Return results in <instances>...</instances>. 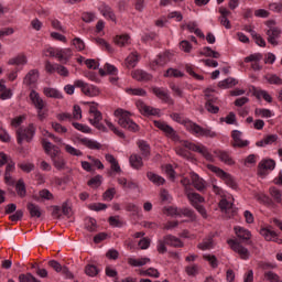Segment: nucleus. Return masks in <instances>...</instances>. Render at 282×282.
<instances>
[{
    "label": "nucleus",
    "mask_w": 282,
    "mask_h": 282,
    "mask_svg": "<svg viewBox=\"0 0 282 282\" xmlns=\"http://www.w3.org/2000/svg\"><path fill=\"white\" fill-rule=\"evenodd\" d=\"M269 193L271 195V197L274 199V202L276 204H281L282 202V193H281V189L276 188V187H271L269 189Z\"/></svg>",
    "instance_id": "44"
},
{
    "label": "nucleus",
    "mask_w": 282,
    "mask_h": 282,
    "mask_svg": "<svg viewBox=\"0 0 282 282\" xmlns=\"http://www.w3.org/2000/svg\"><path fill=\"white\" fill-rule=\"evenodd\" d=\"M197 248L199 250H210L213 248V238H206L200 243H198Z\"/></svg>",
    "instance_id": "52"
},
{
    "label": "nucleus",
    "mask_w": 282,
    "mask_h": 282,
    "mask_svg": "<svg viewBox=\"0 0 282 282\" xmlns=\"http://www.w3.org/2000/svg\"><path fill=\"white\" fill-rule=\"evenodd\" d=\"M152 94H154V96H158L160 100L166 102L167 105L174 104L173 98H171V95H169V90L164 88L154 87L152 88Z\"/></svg>",
    "instance_id": "13"
},
{
    "label": "nucleus",
    "mask_w": 282,
    "mask_h": 282,
    "mask_svg": "<svg viewBox=\"0 0 282 282\" xmlns=\"http://www.w3.org/2000/svg\"><path fill=\"white\" fill-rule=\"evenodd\" d=\"M254 95L258 98H263V100H265L267 102H272V96H270V94H268V91L265 90H257Z\"/></svg>",
    "instance_id": "61"
},
{
    "label": "nucleus",
    "mask_w": 282,
    "mask_h": 282,
    "mask_svg": "<svg viewBox=\"0 0 282 282\" xmlns=\"http://www.w3.org/2000/svg\"><path fill=\"white\" fill-rule=\"evenodd\" d=\"M100 184H102L101 175L94 176L93 178H90L88 181V186H91L93 188H98V186H100Z\"/></svg>",
    "instance_id": "58"
},
{
    "label": "nucleus",
    "mask_w": 282,
    "mask_h": 282,
    "mask_svg": "<svg viewBox=\"0 0 282 282\" xmlns=\"http://www.w3.org/2000/svg\"><path fill=\"white\" fill-rule=\"evenodd\" d=\"M256 116H260L261 118H272V111L265 108H257L254 110Z\"/></svg>",
    "instance_id": "54"
},
{
    "label": "nucleus",
    "mask_w": 282,
    "mask_h": 282,
    "mask_svg": "<svg viewBox=\"0 0 282 282\" xmlns=\"http://www.w3.org/2000/svg\"><path fill=\"white\" fill-rule=\"evenodd\" d=\"M188 202L191 203V205L196 208L197 206H199V204H204V202H206V199H204V196L197 194V193H193L189 189H186L185 193Z\"/></svg>",
    "instance_id": "16"
},
{
    "label": "nucleus",
    "mask_w": 282,
    "mask_h": 282,
    "mask_svg": "<svg viewBox=\"0 0 282 282\" xmlns=\"http://www.w3.org/2000/svg\"><path fill=\"white\" fill-rule=\"evenodd\" d=\"M29 98L35 109H44L47 107V102L41 98V95L36 90H31Z\"/></svg>",
    "instance_id": "11"
},
{
    "label": "nucleus",
    "mask_w": 282,
    "mask_h": 282,
    "mask_svg": "<svg viewBox=\"0 0 282 282\" xmlns=\"http://www.w3.org/2000/svg\"><path fill=\"white\" fill-rule=\"evenodd\" d=\"M189 217V219H195V212L191 208H180L178 217Z\"/></svg>",
    "instance_id": "51"
},
{
    "label": "nucleus",
    "mask_w": 282,
    "mask_h": 282,
    "mask_svg": "<svg viewBox=\"0 0 282 282\" xmlns=\"http://www.w3.org/2000/svg\"><path fill=\"white\" fill-rule=\"evenodd\" d=\"M116 45H119V47H124V45H129V35H117L115 37Z\"/></svg>",
    "instance_id": "47"
},
{
    "label": "nucleus",
    "mask_w": 282,
    "mask_h": 282,
    "mask_svg": "<svg viewBox=\"0 0 282 282\" xmlns=\"http://www.w3.org/2000/svg\"><path fill=\"white\" fill-rule=\"evenodd\" d=\"M89 115L91 118H89L90 124L98 129L99 131H107V128L105 124L100 123L102 121V112L96 108V106H90L89 108Z\"/></svg>",
    "instance_id": "6"
},
{
    "label": "nucleus",
    "mask_w": 282,
    "mask_h": 282,
    "mask_svg": "<svg viewBox=\"0 0 282 282\" xmlns=\"http://www.w3.org/2000/svg\"><path fill=\"white\" fill-rule=\"evenodd\" d=\"M130 166L132 169H135L137 171H140L142 166H144V162L142 161V156L139 154H131L129 158Z\"/></svg>",
    "instance_id": "28"
},
{
    "label": "nucleus",
    "mask_w": 282,
    "mask_h": 282,
    "mask_svg": "<svg viewBox=\"0 0 282 282\" xmlns=\"http://www.w3.org/2000/svg\"><path fill=\"white\" fill-rule=\"evenodd\" d=\"M15 133L18 144H23V142L33 140L36 133V127H34V123H30L26 128H19Z\"/></svg>",
    "instance_id": "4"
},
{
    "label": "nucleus",
    "mask_w": 282,
    "mask_h": 282,
    "mask_svg": "<svg viewBox=\"0 0 282 282\" xmlns=\"http://www.w3.org/2000/svg\"><path fill=\"white\" fill-rule=\"evenodd\" d=\"M137 144L142 158H144V160H149V158H151V145H149L147 141H138Z\"/></svg>",
    "instance_id": "30"
},
{
    "label": "nucleus",
    "mask_w": 282,
    "mask_h": 282,
    "mask_svg": "<svg viewBox=\"0 0 282 282\" xmlns=\"http://www.w3.org/2000/svg\"><path fill=\"white\" fill-rule=\"evenodd\" d=\"M235 85H237V79L232 77H229L218 83V87H220L221 89H230V87H235Z\"/></svg>",
    "instance_id": "40"
},
{
    "label": "nucleus",
    "mask_w": 282,
    "mask_h": 282,
    "mask_svg": "<svg viewBox=\"0 0 282 282\" xmlns=\"http://www.w3.org/2000/svg\"><path fill=\"white\" fill-rule=\"evenodd\" d=\"M183 76L184 73L177 68H169L164 74L165 78H183Z\"/></svg>",
    "instance_id": "39"
},
{
    "label": "nucleus",
    "mask_w": 282,
    "mask_h": 282,
    "mask_svg": "<svg viewBox=\"0 0 282 282\" xmlns=\"http://www.w3.org/2000/svg\"><path fill=\"white\" fill-rule=\"evenodd\" d=\"M205 105H217L219 102V99L213 95V90L206 89L205 90Z\"/></svg>",
    "instance_id": "41"
},
{
    "label": "nucleus",
    "mask_w": 282,
    "mask_h": 282,
    "mask_svg": "<svg viewBox=\"0 0 282 282\" xmlns=\"http://www.w3.org/2000/svg\"><path fill=\"white\" fill-rule=\"evenodd\" d=\"M108 223L113 228H122V220H120V216H110L108 218Z\"/></svg>",
    "instance_id": "55"
},
{
    "label": "nucleus",
    "mask_w": 282,
    "mask_h": 282,
    "mask_svg": "<svg viewBox=\"0 0 282 282\" xmlns=\"http://www.w3.org/2000/svg\"><path fill=\"white\" fill-rule=\"evenodd\" d=\"M185 128L189 133L196 135L197 138H216L217 133L213 132L210 129L200 127L193 121H185Z\"/></svg>",
    "instance_id": "3"
},
{
    "label": "nucleus",
    "mask_w": 282,
    "mask_h": 282,
    "mask_svg": "<svg viewBox=\"0 0 282 282\" xmlns=\"http://www.w3.org/2000/svg\"><path fill=\"white\" fill-rule=\"evenodd\" d=\"M85 228L88 230V232H96V230H98V224L96 223V219L86 218Z\"/></svg>",
    "instance_id": "42"
},
{
    "label": "nucleus",
    "mask_w": 282,
    "mask_h": 282,
    "mask_svg": "<svg viewBox=\"0 0 282 282\" xmlns=\"http://www.w3.org/2000/svg\"><path fill=\"white\" fill-rule=\"evenodd\" d=\"M202 56H209L210 58H219L221 54L219 52L214 51L209 46H205L203 51L200 52Z\"/></svg>",
    "instance_id": "43"
},
{
    "label": "nucleus",
    "mask_w": 282,
    "mask_h": 282,
    "mask_svg": "<svg viewBox=\"0 0 282 282\" xmlns=\"http://www.w3.org/2000/svg\"><path fill=\"white\" fill-rule=\"evenodd\" d=\"M169 61H171L169 53H164L159 55L158 58L152 62L151 67L152 69H155V67H164Z\"/></svg>",
    "instance_id": "29"
},
{
    "label": "nucleus",
    "mask_w": 282,
    "mask_h": 282,
    "mask_svg": "<svg viewBox=\"0 0 282 282\" xmlns=\"http://www.w3.org/2000/svg\"><path fill=\"white\" fill-rule=\"evenodd\" d=\"M131 76L134 80H139L140 83L142 82H148L153 78V76L142 69H135L131 73Z\"/></svg>",
    "instance_id": "20"
},
{
    "label": "nucleus",
    "mask_w": 282,
    "mask_h": 282,
    "mask_svg": "<svg viewBox=\"0 0 282 282\" xmlns=\"http://www.w3.org/2000/svg\"><path fill=\"white\" fill-rule=\"evenodd\" d=\"M260 235L264 237L265 241H274L275 243L282 245V239L270 228H261Z\"/></svg>",
    "instance_id": "12"
},
{
    "label": "nucleus",
    "mask_w": 282,
    "mask_h": 282,
    "mask_svg": "<svg viewBox=\"0 0 282 282\" xmlns=\"http://www.w3.org/2000/svg\"><path fill=\"white\" fill-rule=\"evenodd\" d=\"M8 65H28V56L20 54L9 59Z\"/></svg>",
    "instance_id": "37"
},
{
    "label": "nucleus",
    "mask_w": 282,
    "mask_h": 282,
    "mask_svg": "<svg viewBox=\"0 0 282 282\" xmlns=\"http://www.w3.org/2000/svg\"><path fill=\"white\" fill-rule=\"evenodd\" d=\"M89 210H95L96 213H100V210H107V204L105 203H94L88 205Z\"/></svg>",
    "instance_id": "56"
},
{
    "label": "nucleus",
    "mask_w": 282,
    "mask_h": 282,
    "mask_svg": "<svg viewBox=\"0 0 282 282\" xmlns=\"http://www.w3.org/2000/svg\"><path fill=\"white\" fill-rule=\"evenodd\" d=\"M163 239H165L166 246H171L172 248H184V242L173 235H166Z\"/></svg>",
    "instance_id": "27"
},
{
    "label": "nucleus",
    "mask_w": 282,
    "mask_h": 282,
    "mask_svg": "<svg viewBox=\"0 0 282 282\" xmlns=\"http://www.w3.org/2000/svg\"><path fill=\"white\" fill-rule=\"evenodd\" d=\"M75 87H79V89H82L83 94L85 96H89L90 98H94L96 96L100 95V89H98V87L96 86H90L89 84L78 79L75 80Z\"/></svg>",
    "instance_id": "9"
},
{
    "label": "nucleus",
    "mask_w": 282,
    "mask_h": 282,
    "mask_svg": "<svg viewBox=\"0 0 282 282\" xmlns=\"http://www.w3.org/2000/svg\"><path fill=\"white\" fill-rule=\"evenodd\" d=\"M98 272H100V270L94 264H87L85 268V274H87V276H97Z\"/></svg>",
    "instance_id": "50"
},
{
    "label": "nucleus",
    "mask_w": 282,
    "mask_h": 282,
    "mask_svg": "<svg viewBox=\"0 0 282 282\" xmlns=\"http://www.w3.org/2000/svg\"><path fill=\"white\" fill-rule=\"evenodd\" d=\"M126 91L130 96H147V90L142 88H128Z\"/></svg>",
    "instance_id": "57"
},
{
    "label": "nucleus",
    "mask_w": 282,
    "mask_h": 282,
    "mask_svg": "<svg viewBox=\"0 0 282 282\" xmlns=\"http://www.w3.org/2000/svg\"><path fill=\"white\" fill-rule=\"evenodd\" d=\"M77 142H79V144H83L87 149H91L95 151H98L102 148V145H100V143H98L97 141L87 138H78Z\"/></svg>",
    "instance_id": "21"
},
{
    "label": "nucleus",
    "mask_w": 282,
    "mask_h": 282,
    "mask_svg": "<svg viewBox=\"0 0 282 282\" xmlns=\"http://www.w3.org/2000/svg\"><path fill=\"white\" fill-rule=\"evenodd\" d=\"M53 166L57 169V171H63L65 169V159L57 156L56 159H53Z\"/></svg>",
    "instance_id": "59"
},
{
    "label": "nucleus",
    "mask_w": 282,
    "mask_h": 282,
    "mask_svg": "<svg viewBox=\"0 0 282 282\" xmlns=\"http://www.w3.org/2000/svg\"><path fill=\"white\" fill-rule=\"evenodd\" d=\"M135 105L142 116H160V109L153 108L142 100H138Z\"/></svg>",
    "instance_id": "10"
},
{
    "label": "nucleus",
    "mask_w": 282,
    "mask_h": 282,
    "mask_svg": "<svg viewBox=\"0 0 282 282\" xmlns=\"http://www.w3.org/2000/svg\"><path fill=\"white\" fill-rule=\"evenodd\" d=\"M140 63V54L138 52H132L129 54V56L126 58V66L128 69H133Z\"/></svg>",
    "instance_id": "25"
},
{
    "label": "nucleus",
    "mask_w": 282,
    "mask_h": 282,
    "mask_svg": "<svg viewBox=\"0 0 282 282\" xmlns=\"http://www.w3.org/2000/svg\"><path fill=\"white\" fill-rule=\"evenodd\" d=\"M15 191L19 195V197H25V195H28V192L25 189V183L23 182V180H19L17 185H15Z\"/></svg>",
    "instance_id": "46"
},
{
    "label": "nucleus",
    "mask_w": 282,
    "mask_h": 282,
    "mask_svg": "<svg viewBox=\"0 0 282 282\" xmlns=\"http://www.w3.org/2000/svg\"><path fill=\"white\" fill-rule=\"evenodd\" d=\"M276 162L274 160H264L259 163L260 173H265V171H274Z\"/></svg>",
    "instance_id": "33"
},
{
    "label": "nucleus",
    "mask_w": 282,
    "mask_h": 282,
    "mask_svg": "<svg viewBox=\"0 0 282 282\" xmlns=\"http://www.w3.org/2000/svg\"><path fill=\"white\" fill-rule=\"evenodd\" d=\"M207 169L212 171V173H215L217 177H220V180H224L227 186H230V188H237V183L235 182V178H232V176L229 173H227L226 171L213 164H208Z\"/></svg>",
    "instance_id": "5"
},
{
    "label": "nucleus",
    "mask_w": 282,
    "mask_h": 282,
    "mask_svg": "<svg viewBox=\"0 0 282 282\" xmlns=\"http://www.w3.org/2000/svg\"><path fill=\"white\" fill-rule=\"evenodd\" d=\"M37 80H39V70L32 69L25 75L23 79V84L30 87L32 85H36Z\"/></svg>",
    "instance_id": "24"
},
{
    "label": "nucleus",
    "mask_w": 282,
    "mask_h": 282,
    "mask_svg": "<svg viewBox=\"0 0 282 282\" xmlns=\"http://www.w3.org/2000/svg\"><path fill=\"white\" fill-rule=\"evenodd\" d=\"M105 122L107 127L110 129V131L115 133V135H118V138H124V132L118 130V128H116V126H113L111 121L105 119Z\"/></svg>",
    "instance_id": "53"
},
{
    "label": "nucleus",
    "mask_w": 282,
    "mask_h": 282,
    "mask_svg": "<svg viewBox=\"0 0 282 282\" xmlns=\"http://www.w3.org/2000/svg\"><path fill=\"white\" fill-rule=\"evenodd\" d=\"M241 135L242 133L239 130H234L231 132V138L234 140L232 147H238L239 149H243L245 147H248V144H250L248 140L241 139Z\"/></svg>",
    "instance_id": "15"
},
{
    "label": "nucleus",
    "mask_w": 282,
    "mask_h": 282,
    "mask_svg": "<svg viewBox=\"0 0 282 282\" xmlns=\"http://www.w3.org/2000/svg\"><path fill=\"white\" fill-rule=\"evenodd\" d=\"M26 209L29 210L30 217L32 219H39L41 218V215H43V209H41V206L34 203H29L26 205Z\"/></svg>",
    "instance_id": "19"
},
{
    "label": "nucleus",
    "mask_w": 282,
    "mask_h": 282,
    "mask_svg": "<svg viewBox=\"0 0 282 282\" xmlns=\"http://www.w3.org/2000/svg\"><path fill=\"white\" fill-rule=\"evenodd\" d=\"M235 232L239 239H243L245 241H248L252 237L250 230L243 227H235Z\"/></svg>",
    "instance_id": "34"
},
{
    "label": "nucleus",
    "mask_w": 282,
    "mask_h": 282,
    "mask_svg": "<svg viewBox=\"0 0 282 282\" xmlns=\"http://www.w3.org/2000/svg\"><path fill=\"white\" fill-rule=\"evenodd\" d=\"M18 166L21 169V171H23V173H32V171H34L33 163H20Z\"/></svg>",
    "instance_id": "62"
},
{
    "label": "nucleus",
    "mask_w": 282,
    "mask_h": 282,
    "mask_svg": "<svg viewBox=\"0 0 282 282\" xmlns=\"http://www.w3.org/2000/svg\"><path fill=\"white\" fill-rule=\"evenodd\" d=\"M191 180L196 191H204V188H206V181L199 177V175H197L196 173H191Z\"/></svg>",
    "instance_id": "26"
},
{
    "label": "nucleus",
    "mask_w": 282,
    "mask_h": 282,
    "mask_svg": "<svg viewBox=\"0 0 282 282\" xmlns=\"http://www.w3.org/2000/svg\"><path fill=\"white\" fill-rule=\"evenodd\" d=\"M185 272L188 276H197L199 274V265L192 264L185 268Z\"/></svg>",
    "instance_id": "49"
},
{
    "label": "nucleus",
    "mask_w": 282,
    "mask_h": 282,
    "mask_svg": "<svg viewBox=\"0 0 282 282\" xmlns=\"http://www.w3.org/2000/svg\"><path fill=\"white\" fill-rule=\"evenodd\" d=\"M99 12H101L105 19H109V21H113V23H116V13H113V9H111V7L104 3L99 7Z\"/></svg>",
    "instance_id": "22"
},
{
    "label": "nucleus",
    "mask_w": 282,
    "mask_h": 282,
    "mask_svg": "<svg viewBox=\"0 0 282 282\" xmlns=\"http://www.w3.org/2000/svg\"><path fill=\"white\" fill-rule=\"evenodd\" d=\"M264 278L270 282H281V280H279V275L272 271L265 272Z\"/></svg>",
    "instance_id": "64"
},
{
    "label": "nucleus",
    "mask_w": 282,
    "mask_h": 282,
    "mask_svg": "<svg viewBox=\"0 0 282 282\" xmlns=\"http://www.w3.org/2000/svg\"><path fill=\"white\" fill-rule=\"evenodd\" d=\"M99 74H100V76H107V74L116 76V74H118V68H116V66H113L111 64H106L104 66V69L102 68L99 69Z\"/></svg>",
    "instance_id": "38"
},
{
    "label": "nucleus",
    "mask_w": 282,
    "mask_h": 282,
    "mask_svg": "<svg viewBox=\"0 0 282 282\" xmlns=\"http://www.w3.org/2000/svg\"><path fill=\"white\" fill-rule=\"evenodd\" d=\"M227 243L231 248V250L236 252V254H239L240 259H242L243 261H248V259H250V250L243 247L241 242L234 239H229L227 240Z\"/></svg>",
    "instance_id": "7"
},
{
    "label": "nucleus",
    "mask_w": 282,
    "mask_h": 282,
    "mask_svg": "<svg viewBox=\"0 0 282 282\" xmlns=\"http://www.w3.org/2000/svg\"><path fill=\"white\" fill-rule=\"evenodd\" d=\"M15 163L14 161H10L7 163L6 172H4V182L9 186H14V178H12V173H14Z\"/></svg>",
    "instance_id": "17"
},
{
    "label": "nucleus",
    "mask_w": 282,
    "mask_h": 282,
    "mask_svg": "<svg viewBox=\"0 0 282 282\" xmlns=\"http://www.w3.org/2000/svg\"><path fill=\"white\" fill-rule=\"evenodd\" d=\"M147 263H151V258H128V264L132 268H142V265H147Z\"/></svg>",
    "instance_id": "31"
},
{
    "label": "nucleus",
    "mask_w": 282,
    "mask_h": 282,
    "mask_svg": "<svg viewBox=\"0 0 282 282\" xmlns=\"http://www.w3.org/2000/svg\"><path fill=\"white\" fill-rule=\"evenodd\" d=\"M267 36H268L267 37L268 43H270L273 46L279 45V42L276 41V39L281 36V29L276 26L270 28L267 31Z\"/></svg>",
    "instance_id": "14"
},
{
    "label": "nucleus",
    "mask_w": 282,
    "mask_h": 282,
    "mask_svg": "<svg viewBox=\"0 0 282 282\" xmlns=\"http://www.w3.org/2000/svg\"><path fill=\"white\" fill-rule=\"evenodd\" d=\"M214 153L216 158L220 160V162H224V164H227L228 166H232L235 164V160H232V156H230V153L223 150H215Z\"/></svg>",
    "instance_id": "18"
},
{
    "label": "nucleus",
    "mask_w": 282,
    "mask_h": 282,
    "mask_svg": "<svg viewBox=\"0 0 282 282\" xmlns=\"http://www.w3.org/2000/svg\"><path fill=\"white\" fill-rule=\"evenodd\" d=\"M45 70L47 74H58L63 78H67L69 76V69L61 64H52L50 61L45 62Z\"/></svg>",
    "instance_id": "8"
},
{
    "label": "nucleus",
    "mask_w": 282,
    "mask_h": 282,
    "mask_svg": "<svg viewBox=\"0 0 282 282\" xmlns=\"http://www.w3.org/2000/svg\"><path fill=\"white\" fill-rule=\"evenodd\" d=\"M106 160L110 164L111 171L113 173H122V169L120 167V163H118V160H116V156L112 154H106Z\"/></svg>",
    "instance_id": "32"
},
{
    "label": "nucleus",
    "mask_w": 282,
    "mask_h": 282,
    "mask_svg": "<svg viewBox=\"0 0 282 282\" xmlns=\"http://www.w3.org/2000/svg\"><path fill=\"white\" fill-rule=\"evenodd\" d=\"M113 116L118 118V124L119 127H122V129H127V131H132V133H135V131H140V126L133 121L131 118V112L128 110H124L122 108H118L115 110Z\"/></svg>",
    "instance_id": "2"
},
{
    "label": "nucleus",
    "mask_w": 282,
    "mask_h": 282,
    "mask_svg": "<svg viewBox=\"0 0 282 282\" xmlns=\"http://www.w3.org/2000/svg\"><path fill=\"white\" fill-rule=\"evenodd\" d=\"M147 177H148V180H150V182H152V184H155V186H162L166 182V180H164V177H162L153 172H148Z\"/></svg>",
    "instance_id": "35"
},
{
    "label": "nucleus",
    "mask_w": 282,
    "mask_h": 282,
    "mask_svg": "<svg viewBox=\"0 0 282 282\" xmlns=\"http://www.w3.org/2000/svg\"><path fill=\"white\" fill-rule=\"evenodd\" d=\"M180 144L181 145H177L175 148V153L181 158H191V153L188 151H194V153H199L200 155H203V158H205L207 162H215V158H213V154L204 144L193 143L186 140L181 141ZM186 149H188V151H186Z\"/></svg>",
    "instance_id": "1"
},
{
    "label": "nucleus",
    "mask_w": 282,
    "mask_h": 282,
    "mask_svg": "<svg viewBox=\"0 0 282 282\" xmlns=\"http://www.w3.org/2000/svg\"><path fill=\"white\" fill-rule=\"evenodd\" d=\"M64 149L66 151V153H68V155H75L76 158H80L83 155V151L69 145V144H65L63 143Z\"/></svg>",
    "instance_id": "45"
},
{
    "label": "nucleus",
    "mask_w": 282,
    "mask_h": 282,
    "mask_svg": "<svg viewBox=\"0 0 282 282\" xmlns=\"http://www.w3.org/2000/svg\"><path fill=\"white\" fill-rule=\"evenodd\" d=\"M72 56H74L72 48H58L57 51V61H59V63H63V61L64 63H68Z\"/></svg>",
    "instance_id": "23"
},
{
    "label": "nucleus",
    "mask_w": 282,
    "mask_h": 282,
    "mask_svg": "<svg viewBox=\"0 0 282 282\" xmlns=\"http://www.w3.org/2000/svg\"><path fill=\"white\" fill-rule=\"evenodd\" d=\"M73 127H75L77 131H82V133H91V128L83 123L73 122Z\"/></svg>",
    "instance_id": "63"
},
{
    "label": "nucleus",
    "mask_w": 282,
    "mask_h": 282,
    "mask_svg": "<svg viewBox=\"0 0 282 282\" xmlns=\"http://www.w3.org/2000/svg\"><path fill=\"white\" fill-rule=\"evenodd\" d=\"M163 213L165 215H170V217H180V208L177 207H173V206L166 207L164 208Z\"/></svg>",
    "instance_id": "60"
},
{
    "label": "nucleus",
    "mask_w": 282,
    "mask_h": 282,
    "mask_svg": "<svg viewBox=\"0 0 282 282\" xmlns=\"http://www.w3.org/2000/svg\"><path fill=\"white\" fill-rule=\"evenodd\" d=\"M256 199H258V202H260V204H264V206H272V204H273L272 198H270V196H268L265 194H258L256 196Z\"/></svg>",
    "instance_id": "48"
},
{
    "label": "nucleus",
    "mask_w": 282,
    "mask_h": 282,
    "mask_svg": "<svg viewBox=\"0 0 282 282\" xmlns=\"http://www.w3.org/2000/svg\"><path fill=\"white\" fill-rule=\"evenodd\" d=\"M43 94L44 96H46V98H57V99L63 98V95L56 88L44 87Z\"/></svg>",
    "instance_id": "36"
}]
</instances>
